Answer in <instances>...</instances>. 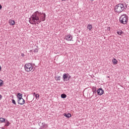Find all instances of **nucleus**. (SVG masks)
Listing matches in <instances>:
<instances>
[{"label": "nucleus", "instance_id": "obj_1", "mask_svg": "<svg viewBox=\"0 0 129 129\" xmlns=\"http://www.w3.org/2000/svg\"><path fill=\"white\" fill-rule=\"evenodd\" d=\"M46 20V14L37 11L30 18L29 22L32 25H39L41 22Z\"/></svg>", "mask_w": 129, "mask_h": 129}, {"label": "nucleus", "instance_id": "obj_2", "mask_svg": "<svg viewBox=\"0 0 129 129\" xmlns=\"http://www.w3.org/2000/svg\"><path fill=\"white\" fill-rule=\"evenodd\" d=\"M127 8L126 5L125 4H119L117 5L114 8V12L116 14H119L126 10Z\"/></svg>", "mask_w": 129, "mask_h": 129}, {"label": "nucleus", "instance_id": "obj_3", "mask_svg": "<svg viewBox=\"0 0 129 129\" xmlns=\"http://www.w3.org/2000/svg\"><path fill=\"white\" fill-rule=\"evenodd\" d=\"M128 18L126 15H122L119 18V22L121 24H123V25H126L127 23V21Z\"/></svg>", "mask_w": 129, "mask_h": 129}, {"label": "nucleus", "instance_id": "obj_4", "mask_svg": "<svg viewBox=\"0 0 129 129\" xmlns=\"http://www.w3.org/2000/svg\"><path fill=\"white\" fill-rule=\"evenodd\" d=\"M25 70L27 72H30L33 70V66L30 63H26L24 66Z\"/></svg>", "mask_w": 129, "mask_h": 129}, {"label": "nucleus", "instance_id": "obj_5", "mask_svg": "<svg viewBox=\"0 0 129 129\" xmlns=\"http://www.w3.org/2000/svg\"><path fill=\"white\" fill-rule=\"evenodd\" d=\"M39 125L40 126V129H45L48 127V124L44 123V122H39Z\"/></svg>", "mask_w": 129, "mask_h": 129}, {"label": "nucleus", "instance_id": "obj_6", "mask_svg": "<svg viewBox=\"0 0 129 129\" xmlns=\"http://www.w3.org/2000/svg\"><path fill=\"white\" fill-rule=\"evenodd\" d=\"M18 103L20 105H23V104H25V100L23 98L18 99Z\"/></svg>", "mask_w": 129, "mask_h": 129}, {"label": "nucleus", "instance_id": "obj_7", "mask_svg": "<svg viewBox=\"0 0 129 129\" xmlns=\"http://www.w3.org/2000/svg\"><path fill=\"white\" fill-rule=\"evenodd\" d=\"M104 93V91L101 88L97 90V94L98 95H102Z\"/></svg>", "mask_w": 129, "mask_h": 129}, {"label": "nucleus", "instance_id": "obj_8", "mask_svg": "<svg viewBox=\"0 0 129 129\" xmlns=\"http://www.w3.org/2000/svg\"><path fill=\"white\" fill-rule=\"evenodd\" d=\"M73 37L71 35L69 34L66 36V40L67 41H72Z\"/></svg>", "mask_w": 129, "mask_h": 129}, {"label": "nucleus", "instance_id": "obj_9", "mask_svg": "<svg viewBox=\"0 0 129 129\" xmlns=\"http://www.w3.org/2000/svg\"><path fill=\"white\" fill-rule=\"evenodd\" d=\"M62 78L63 81H67V78H68V76H67V74H64L63 75Z\"/></svg>", "mask_w": 129, "mask_h": 129}, {"label": "nucleus", "instance_id": "obj_10", "mask_svg": "<svg viewBox=\"0 0 129 129\" xmlns=\"http://www.w3.org/2000/svg\"><path fill=\"white\" fill-rule=\"evenodd\" d=\"M9 24L11 26H14L15 25V21H14L13 20H10Z\"/></svg>", "mask_w": 129, "mask_h": 129}, {"label": "nucleus", "instance_id": "obj_11", "mask_svg": "<svg viewBox=\"0 0 129 129\" xmlns=\"http://www.w3.org/2000/svg\"><path fill=\"white\" fill-rule=\"evenodd\" d=\"M17 98L18 99H20L23 98V95L20 93H18L17 94Z\"/></svg>", "mask_w": 129, "mask_h": 129}, {"label": "nucleus", "instance_id": "obj_12", "mask_svg": "<svg viewBox=\"0 0 129 129\" xmlns=\"http://www.w3.org/2000/svg\"><path fill=\"white\" fill-rule=\"evenodd\" d=\"M5 122H6V123L5 124V126H9V125H10V122L9 121V120H6Z\"/></svg>", "mask_w": 129, "mask_h": 129}, {"label": "nucleus", "instance_id": "obj_13", "mask_svg": "<svg viewBox=\"0 0 129 129\" xmlns=\"http://www.w3.org/2000/svg\"><path fill=\"white\" fill-rule=\"evenodd\" d=\"M64 116H66V117H67L68 118H69L70 117H71L72 115L70 113H68V114H64Z\"/></svg>", "mask_w": 129, "mask_h": 129}, {"label": "nucleus", "instance_id": "obj_14", "mask_svg": "<svg viewBox=\"0 0 129 129\" xmlns=\"http://www.w3.org/2000/svg\"><path fill=\"white\" fill-rule=\"evenodd\" d=\"M87 28L89 29V31H91V29H92V25L90 24L88 25Z\"/></svg>", "mask_w": 129, "mask_h": 129}, {"label": "nucleus", "instance_id": "obj_15", "mask_svg": "<svg viewBox=\"0 0 129 129\" xmlns=\"http://www.w3.org/2000/svg\"><path fill=\"white\" fill-rule=\"evenodd\" d=\"M92 91L94 94V93H96V92H97V91H96V88L95 87H93L92 89Z\"/></svg>", "mask_w": 129, "mask_h": 129}, {"label": "nucleus", "instance_id": "obj_16", "mask_svg": "<svg viewBox=\"0 0 129 129\" xmlns=\"http://www.w3.org/2000/svg\"><path fill=\"white\" fill-rule=\"evenodd\" d=\"M112 62L113 64H114V65H116V64H117V60L115 59V58H114L113 59H112Z\"/></svg>", "mask_w": 129, "mask_h": 129}, {"label": "nucleus", "instance_id": "obj_17", "mask_svg": "<svg viewBox=\"0 0 129 129\" xmlns=\"http://www.w3.org/2000/svg\"><path fill=\"white\" fill-rule=\"evenodd\" d=\"M0 121L1 122H5L6 119L4 118H0Z\"/></svg>", "mask_w": 129, "mask_h": 129}, {"label": "nucleus", "instance_id": "obj_18", "mask_svg": "<svg viewBox=\"0 0 129 129\" xmlns=\"http://www.w3.org/2000/svg\"><path fill=\"white\" fill-rule=\"evenodd\" d=\"M61 98H66V95L65 94H62L61 95Z\"/></svg>", "mask_w": 129, "mask_h": 129}, {"label": "nucleus", "instance_id": "obj_19", "mask_svg": "<svg viewBox=\"0 0 129 129\" xmlns=\"http://www.w3.org/2000/svg\"><path fill=\"white\" fill-rule=\"evenodd\" d=\"M60 79H61V77H55V80H56V81H58V80H60Z\"/></svg>", "mask_w": 129, "mask_h": 129}, {"label": "nucleus", "instance_id": "obj_20", "mask_svg": "<svg viewBox=\"0 0 129 129\" xmlns=\"http://www.w3.org/2000/svg\"><path fill=\"white\" fill-rule=\"evenodd\" d=\"M35 96L36 99H38V98H39V97L40 96V95L38 94H36Z\"/></svg>", "mask_w": 129, "mask_h": 129}, {"label": "nucleus", "instance_id": "obj_21", "mask_svg": "<svg viewBox=\"0 0 129 129\" xmlns=\"http://www.w3.org/2000/svg\"><path fill=\"white\" fill-rule=\"evenodd\" d=\"M4 84V81L3 80H0V86H2Z\"/></svg>", "mask_w": 129, "mask_h": 129}, {"label": "nucleus", "instance_id": "obj_22", "mask_svg": "<svg viewBox=\"0 0 129 129\" xmlns=\"http://www.w3.org/2000/svg\"><path fill=\"white\" fill-rule=\"evenodd\" d=\"M117 34H118V35H121L122 34V31H118L117 32Z\"/></svg>", "mask_w": 129, "mask_h": 129}, {"label": "nucleus", "instance_id": "obj_23", "mask_svg": "<svg viewBox=\"0 0 129 129\" xmlns=\"http://www.w3.org/2000/svg\"><path fill=\"white\" fill-rule=\"evenodd\" d=\"M12 103H13V104H15V105L17 104V103H16V101L14 99L12 100Z\"/></svg>", "mask_w": 129, "mask_h": 129}, {"label": "nucleus", "instance_id": "obj_24", "mask_svg": "<svg viewBox=\"0 0 129 129\" xmlns=\"http://www.w3.org/2000/svg\"><path fill=\"white\" fill-rule=\"evenodd\" d=\"M34 52H36V53H37V52H38V49L35 48V49H34Z\"/></svg>", "mask_w": 129, "mask_h": 129}, {"label": "nucleus", "instance_id": "obj_25", "mask_svg": "<svg viewBox=\"0 0 129 129\" xmlns=\"http://www.w3.org/2000/svg\"><path fill=\"white\" fill-rule=\"evenodd\" d=\"M3 98V96L0 94V100H2V99Z\"/></svg>", "mask_w": 129, "mask_h": 129}, {"label": "nucleus", "instance_id": "obj_26", "mask_svg": "<svg viewBox=\"0 0 129 129\" xmlns=\"http://www.w3.org/2000/svg\"><path fill=\"white\" fill-rule=\"evenodd\" d=\"M21 56H22V57H24V56H25V54H24V53H22V54H21Z\"/></svg>", "mask_w": 129, "mask_h": 129}, {"label": "nucleus", "instance_id": "obj_27", "mask_svg": "<svg viewBox=\"0 0 129 129\" xmlns=\"http://www.w3.org/2000/svg\"><path fill=\"white\" fill-rule=\"evenodd\" d=\"M32 94L34 96H35V95H36V93L34 92L33 93H32Z\"/></svg>", "mask_w": 129, "mask_h": 129}, {"label": "nucleus", "instance_id": "obj_28", "mask_svg": "<svg viewBox=\"0 0 129 129\" xmlns=\"http://www.w3.org/2000/svg\"><path fill=\"white\" fill-rule=\"evenodd\" d=\"M107 30H108V31H110V28H109V27L107 28Z\"/></svg>", "mask_w": 129, "mask_h": 129}, {"label": "nucleus", "instance_id": "obj_29", "mask_svg": "<svg viewBox=\"0 0 129 129\" xmlns=\"http://www.w3.org/2000/svg\"><path fill=\"white\" fill-rule=\"evenodd\" d=\"M3 7L2 6V5H0V10H2Z\"/></svg>", "mask_w": 129, "mask_h": 129}, {"label": "nucleus", "instance_id": "obj_30", "mask_svg": "<svg viewBox=\"0 0 129 129\" xmlns=\"http://www.w3.org/2000/svg\"><path fill=\"white\" fill-rule=\"evenodd\" d=\"M1 70H2V67H1V66H0V71H1Z\"/></svg>", "mask_w": 129, "mask_h": 129}, {"label": "nucleus", "instance_id": "obj_31", "mask_svg": "<svg viewBox=\"0 0 129 129\" xmlns=\"http://www.w3.org/2000/svg\"><path fill=\"white\" fill-rule=\"evenodd\" d=\"M69 79H70V77H69L68 80H69Z\"/></svg>", "mask_w": 129, "mask_h": 129}]
</instances>
